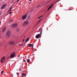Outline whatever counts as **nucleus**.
Listing matches in <instances>:
<instances>
[{"label": "nucleus", "instance_id": "1", "mask_svg": "<svg viewBox=\"0 0 77 77\" xmlns=\"http://www.w3.org/2000/svg\"><path fill=\"white\" fill-rule=\"evenodd\" d=\"M11 32L10 31L8 30L7 32V33H6V37L7 38H9L10 35H11Z\"/></svg>", "mask_w": 77, "mask_h": 77}, {"label": "nucleus", "instance_id": "2", "mask_svg": "<svg viewBox=\"0 0 77 77\" xmlns=\"http://www.w3.org/2000/svg\"><path fill=\"white\" fill-rule=\"evenodd\" d=\"M15 54L16 53L15 52H14L13 53L11 54L10 57H11V58H12L13 57H14V56H15Z\"/></svg>", "mask_w": 77, "mask_h": 77}, {"label": "nucleus", "instance_id": "3", "mask_svg": "<svg viewBox=\"0 0 77 77\" xmlns=\"http://www.w3.org/2000/svg\"><path fill=\"white\" fill-rule=\"evenodd\" d=\"M29 22L28 20H26V22H25L24 23H23V26H25L27 25V23H29Z\"/></svg>", "mask_w": 77, "mask_h": 77}, {"label": "nucleus", "instance_id": "4", "mask_svg": "<svg viewBox=\"0 0 77 77\" xmlns=\"http://www.w3.org/2000/svg\"><path fill=\"white\" fill-rule=\"evenodd\" d=\"M27 14H26L24 16H23L22 17V19H23V20H24L27 17Z\"/></svg>", "mask_w": 77, "mask_h": 77}, {"label": "nucleus", "instance_id": "5", "mask_svg": "<svg viewBox=\"0 0 77 77\" xmlns=\"http://www.w3.org/2000/svg\"><path fill=\"white\" fill-rule=\"evenodd\" d=\"M18 24L17 23H15V24H13L12 25V27L14 28H16V27L17 26Z\"/></svg>", "mask_w": 77, "mask_h": 77}, {"label": "nucleus", "instance_id": "6", "mask_svg": "<svg viewBox=\"0 0 77 77\" xmlns=\"http://www.w3.org/2000/svg\"><path fill=\"white\" fill-rule=\"evenodd\" d=\"M6 5L5 4V5H2V7L1 8L2 9H4V8H6Z\"/></svg>", "mask_w": 77, "mask_h": 77}, {"label": "nucleus", "instance_id": "7", "mask_svg": "<svg viewBox=\"0 0 77 77\" xmlns=\"http://www.w3.org/2000/svg\"><path fill=\"white\" fill-rule=\"evenodd\" d=\"M5 57H4L1 59V61L2 62V63H3V62H4L3 60H5Z\"/></svg>", "mask_w": 77, "mask_h": 77}, {"label": "nucleus", "instance_id": "8", "mask_svg": "<svg viewBox=\"0 0 77 77\" xmlns=\"http://www.w3.org/2000/svg\"><path fill=\"white\" fill-rule=\"evenodd\" d=\"M15 43L14 41H10L9 42L10 45H14Z\"/></svg>", "mask_w": 77, "mask_h": 77}, {"label": "nucleus", "instance_id": "9", "mask_svg": "<svg viewBox=\"0 0 77 77\" xmlns=\"http://www.w3.org/2000/svg\"><path fill=\"white\" fill-rule=\"evenodd\" d=\"M40 35V34H37V35H36L35 36L36 38H37V39H38L39 38V37Z\"/></svg>", "mask_w": 77, "mask_h": 77}, {"label": "nucleus", "instance_id": "10", "mask_svg": "<svg viewBox=\"0 0 77 77\" xmlns=\"http://www.w3.org/2000/svg\"><path fill=\"white\" fill-rule=\"evenodd\" d=\"M53 5V3L51 5V6H50V7H49V8H48V10H50V9H51V8H52V6Z\"/></svg>", "mask_w": 77, "mask_h": 77}, {"label": "nucleus", "instance_id": "11", "mask_svg": "<svg viewBox=\"0 0 77 77\" xmlns=\"http://www.w3.org/2000/svg\"><path fill=\"white\" fill-rule=\"evenodd\" d=\"M29 39H30V38L29 37V38H27L26 39V42H27L28 41H29Z\"/></svg>", "mask_w": 77, "mask_h": 77}, {"label": "nucleus", "instance_id": "12", "mask_svg": "<svg viewBox=\"0 0 77 77\" xmlns=\"http://www.w3.org/2000/svg\"><path fill=\"white\" fill-rule=\"evenodd\" d=\"M5 29H6V27H5V28H3L2 30V32H4L5 31Z\"/></svg>", "mask_w": 77, "mask_h": 77}, {"label": "nucleus", "instance_id": "13", "mask_svg": "<svg viewBox=\"0 0 77 77\" xmlns=\"http://www.w3.org/2000/svg\"><path fill=\"white\" fill-rule=\"evenodd\" d=\"M27 18H28V20H29V19H30V15H29V16L27 17Z\"/></svg>", "mask_w": 77, "mask_h": 77}, {"label": "nucleus", "instance_id": "14", "mask_svg": "<svg viewBox=\"0 0 77 77\" xmlns=\"http://www.w3.org/2000/svg\"><path fill=\"white\" fill-rule=\"evenodd\" d=\"M0 45L1 47L3 46V45H4L3 42H2L1 43Z\"/></svg>", "mask_w": 77, "mask_h": 77}, {"label": "nucleus", "instance_id": "15", "mask_svg": "<svg viewBox=\"0 0 77 77\" xmlns=\"http://www.w3.org/2000/svg\"><path fill=\"white\" fill-rule=\"evenodd\" d=\"M16 31H19L20 30V28H16Z\"/></svg>", "mask_w": 77, "mask_h": 77}, {"label": "nucleus", "instance_id": "16", "mask_svg": "<svg viewBox=\"0 0 77 77\" xmlns=\"http://www.w3.org/2000/svg\"><path fill=\"white\" fill-rule=\"evenodd\" d=\"M12 9V7H11V8H10L9 10H8V11H11V9Z\"/></svg>", "mask_w": 77, "mask_h": 77}, {"label": "nucleus", "instance_id": "17", "mask_svg": "<svg viewBox=\"0 0 77 77\" xmlns=\"http://www.w3.org/2000/svg\"><path fill=\"white\" fill-rule=\"evenodd\" d=\"M42 16H40L39 17H38V19H40V18H41V17H42Z\"/></svg>", "mask_w": 77, "mask_h": 77}, {"label": "nucleus", "instance_id": "18", "mask_svg": "<svg viewBox=\"0 0 77 77\" xmlns=\"http://www.w3.org/2000/svg\"><path fill=\"white\" fill-rule=\"evenodd\" d=\"M29 47H31L32 45V44H29Z\"/></svg>", "mask_w": 77, "mask_h": 77}, {"label": "nucleus", "instance_id": "19", "mask_svg": "<svg viewBox=\"0 0 77 77\" xmlns=\"http://www.w3.org/2000/svg\"><path fill=\"white\" fill-rule=\"evenodd\" d=\"M27 62H30V60L29 59H28Z\"/></svg>", "mask_w": 77, "mask_h": 77}, {"label": "nucleus", "instance_id": "20", "mask_svg": "<svg viewBox=\"0 0 77 77\" xmlns=\"http://www.w3.org/2000/svg\"><path fill=\"white\" fill-rule=\"evenodd\" d=\"M24 75V73H23V74H22V77H23Z\"/></svg>", "mask_w": 77, "mask_h": 77}, {"label": "nucleus", "instance_id": "21", "mask_svg": "<svg viewBox=\"0 0 77 77\" xmlns=\"http://www.w3.org/2000/svg\"><path fill=\"white\" fill-rule=\"evenodd\" d=\"M4 72V71H2V74H3Z\"/></svg>", "mask_w": 77, "mask_h": 77}, {"label": "nucleus", "instance_id": "22", "mask_svg": "<svg viewBox=\"0 0 77 77\" xmlns=\"http://www.w3.org/2000/svg\"><path fill=\"white\" fill-rule=\"evenodd\" d=\"M42 19V18H41V19H40L39 20V22H40V21H41V20Z\"/></svg>", "mask_w": 77, "mask_h": 77}, {"label": "nucleus", "instance_id": "23", "mask_svg": "<svg viewBox=\"0 0 77 77\" xmlns=\"http://www.w3.org/2000/svg\"><path fill=\"white\" fill-rule=\"evenodd\" d=\"M12 21H13L12 20H10V22H12Z\"/></svg>", "mask_w": 77, "mask_h": 77}, {"label": "nucleus", "instance_id": "24", "mask_svg": "<svg viewBox=\"0 0 77 77\" xmlns=\"http://www.w3.org/2000/svg\"><path fill=\"white\" fill-rule=\"evenodd\" d=\"M24 41H25V39H23V42H24Z\"/></svg>", "mask_w": 77, "mask_h": 77}, {"label": "nucleus", "instance_id": "25", "mask_svg": "<svg viewBox=\"0 0 77 77\" xmlns=\"http://www.w3.org/2000/svg\"><path fill=\"white\" fill-rule=\"evenodd\" d=\"M17 75H19V74L18 73H17Z\"/></svg>", "mask_w": 77, "mask_h": 77}, {"label": "nucleus", "instance_id": "26", "mask_svg": "<svg viewBox=\"0 0 77 77\" xmlns=\"http://www.w3.org/2000/svg\"><path fill=\"white\" fill-rule=\"evenodd\" d=\"M1 23H2V22L1 21L0 22V25H1Z\"/></svg>", "mask_w": 77, "mask_h": 77}, {"label": "nucleus", "instance_id": "27", "mask_svg": "<svg viewBox=\"0 0 77 77\" xmlns=\"http://www.w3.org/2000/svg\"><path fill=\"white\" fill-rule=\"evenodd\" d=\"M26 60H23V62H26Z\"/></svg>", "mask_w": 77, "mask_h": 77}, {"label": "nucleus", "instance_id": "28", "mask_svg": "<svg viewBox=\"0 0 77 77\" xmlns=\"http://www.w3.org/2000/svg\"><path fill=\"white\" fill-rule=\"evenodd\" d=\"M42 31H41V32H40V33L42 34Z\"/></svg>", "mask_w": 77, "mask_h": 77}, {"label": "nucleus", "instance_id": "29", "mask_svg": "<svg viewBox=\"0 0 77 77\" xmlns=\"http://www.w3.org/2000/svg\"><path fill=\"white\" fill-rule=\"evenodd\" d=\"M10 14H12V12H10Z\"/></svg>", "mask_w": 77, "mask_h": 77}, {"label": "nucleus", "instance_id": "30", "mask_svg": "<svg viewBox=\"0 0 77 77\" xmlns=\"http://www.w3.org/2000/svg\"><path fill=\"white\" fill-rule=\"evenodd\" d=\"M2 14V13H0V16H1Z\"/></svg>", "mask_w": 77, "mask_h": 77}, {"label": "nucleus", "instance_id": "31", "mask_svg": "<svg viewBox=\"0 0 77 77\" xmlns=\"http://www.w3.org/2000/svg\"><path fill=\"white\" fill-rule=\"evenodd\" d=\"M26 76V74H24V76Z\"/></svg>", "mask_w": 77, "mask_h": 77}, {"label": "nucleus", "instance_id": "32", "mask_svg": "<svg viewBox=\"0 0 77 77\" xmlns=\"http://www.w3.org/2000/svg\"><path fill=\"white\" fill-rule=\"evenodd\" d=\"M50 1H51V0H49V1H48V2H50Z\"/></svg>", "mask_w": 77, "mask_h": 77}, {"label": "nucleus", "instance_id": "33", "mask_svg": "<svg viewBox=\"0 0 77 77\" xmlns=\"http://www.w3.org/2000/svg\"><path fill=\"white\" fill-rule=\"evenodd\" d=\"M19 71H20V70H21V69H19Z\"/></svg>", "mask_w": 77, "mask_h": 77}, {"label": "nucleus", "instance_id": "34", "mask_svg": "<svg viewBox=\"0 0 77 77\" xmlns=\"http://www.w3.org/2000/svg\"><path fill=\"white\" fill-rule=\"evenodd\" d=\"M19 0H17V2H19Z\"/></svg>", "mask_w": 77, "mask_h": 77}, {"label": "nucleus", "instance_id": "35", "mask_svg": "<svg viewBox=\"0 0 77 77\" xmlns=\"http://www.w3.org/2000/svg\"><path fill=\"white\" fill-rule=\"evenodd\" d=\"M33 47V46H32V48Z\"/></svg>", "mask_w": 77, "mask_h": 77}, {"label": "nucleus", "instance_id": "36", "mask_svg": "<svg viewBox=\"0 0 77 77\" xmlns=\"http://www.w3.org/2000/svg\"><path fill=\"white\" fill-rule=\"evenodd\" d=\"M70 10H71V9H69V11Z\"/></svg>", "mask_w": 77, "mask_h": 77}, {"label": "nucleus", "instance_id": "37", "mask_svg": "<svg viewBox=\"0 0 77 77\" xmlns=\"http://www.w3.org/2000/svg\"><path fill=\"white\" fill-rule=\"evenodd\" d=\"M33 44H32V46H33Z\"/></svg>", "mask_w": 77, "mask_h": 77}, {"label": "nucleus", "instance_id": "38", "mask_svg": "<svg viewBox=\"0 0 77 77\" xmlns=\"http://www.w3.org/2000/svg\"><path fill=\"white\" fill-rule=\"evenodd\" d=\"M32 0H29V1H31Z\"/></svg>", "mask_w": 77, "mask_h": 77}, {"label": "nucleus", "instance_id": "39", "mask_svg": "<svg viewBox=\"0 0 77 77\" xmlns=\"http://www.w3.org/2000/svg\"><path fill=\"white\" fill-rule=\"evenodd\" d=\"M20 46H23V45H20Z\"/></svg>", "mask_w": 77, "mask_h": 77}, {"label": "nucleus", "instance_id": "40", "mask_svg": "<svg viewBox=\"0 0 77 77\" xmlns=\"http://www.w3.org/2000/svg\"><path fill=\"white\" fill-rule=\"evenodd\" d=\"M32 50H33V48H32Z\"/></svg>", "mask_w": 77, "mask_h": 77}, {"label": "nucleus", "instance_id": "41", "mask_svg": "<svg viewBox=\"0 0 77 77\" xmlns=\"http://www.w3.org/2000/svg\"><path fill=\"white\" fill-rule=\"evenodd\" d=\"M19 45H20V44H19Z\"/></svg>", "mask_w": 77, "mask_h": 77}, {"label": "nucleus", "instance_id": "42", "mask_svg": "<svg viewBox=\"0 0 77 77\" xmlns=\"http://www.w3.org/2000/svg\"><path fill=\"white\" fill-rule=\"evenodd\" d=\"M24 38H25V36H24Z\"/></svg>", "mask_w": 77, "mask_h": 77}, {"label": "nucleus", "instance_id": "43", "mask_svg": "<svg viewBox=\"0 0 77 77\" xmlns=\"http://www.w3.org/2000/svg\"><path fill=\"white\" fill-rule=\"evenodd\" d=\"M33 55H35V54H33Z\"/></svg>", "mask_w": 77, "mask_h": 77}, {"label": "nucleus", "instance_id": "44", "mask_svg": "<svg viewBox=\"0 0 77 77\" xmlns=\"http://www.w3.org/2000/svg\"><path fill=\"white\" fill-rule=\"evenodd\" d=\"M47 29H48V28H47Z\"/></svg>", "mask_w": 77, "mask_h": 77}]
</instances>
